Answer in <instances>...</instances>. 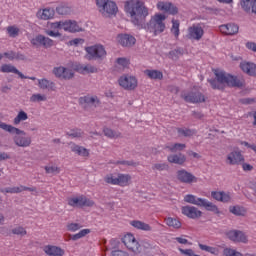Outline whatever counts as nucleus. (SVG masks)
<instances>
[{"label":"nucleus","mask_w":256,"mask_h":256,"mask_svg":"<svg viewBox=\"0 0 256 256\" xmlns=\"http://www.w3.org/2000/svg\"><path fill=\"white\" fill-rule=\"evenodd\" d=\"M68 205L74 208L93 207L95 201L87 198L85 195L73 196L68 198Z\"/></svg>","instance_id":"obj_8"},{"label":"nucleus","mask_w":256,"mask_h":256,"mask_svg":"<svg viewBox=\"0 0 256 256\" xmlns=\"http://www.w3.org/2000/svg\"><path fill=\"white\" fill-rule=\"evenodd\" d=\"M23 189L20 187H8V188H3L1 189V193H22Z\"/></svg>","instance_id":"obj_54"},{"label":"nucleus","mask_w":256,"mask_h":256,"mask_svg":"<svg viewBox=\"0 0 256 256\" xmlns=\"http://www.w3.org/2000/svg\"><path fill=\"white\" fill-rule=\"evenodd\" d=\"M103 131H104V135L106 137H109L110 139H117V137H121V133L115 132L112 129L105 128Z\"/></svg>","instance_id":"obj_51"},{"label":"nucleus","mask_w":256,"mask_h":256,"mask_svg":"<svg viewBox=\"0 0 256 256\" xmlns=\"http://www.w3.org/2000/svg\"><path fill=\"white\" fill-rule=\"evenodd\" d=\"M120 87L126 91H135L137 89L138 81L134 76L124 75L121 76L118 80Z\"/></svg>","instance_id":"obj_9"},{"label":"nucleus","mask_w":256,"mask_h":256,"mask_svg":"<svg viewBox=\"0 0 256 256\" xmlns=\"http://www.w3.org/2000/svg\"><path fill=\"white\" fill-rule=\"evenodd\" d=\"M27 119H29L27 112L21 110L18 112L17 116L14 118L13 123L14 125H19L21 121H27Z\"/></svg>","instance_id":"obj_45"},{"label":"nucleus","mask_w":256,"mask_h":256,"mask_svg":"<svg viewBox=\"0 0 256 256\" xmlns=\"http://www.w3.org/2000/svg\"><path fill=\"white\" fill-rule=\"evenodd\" d=\"M132 177L129 174L110 173L104 177L105 183L108 185H118V187H129Z\"/></svg>","instance_id":"obj_3"},{"label":"nucleus","mask_w":256,"mask_h":256,"mask_svg":"<svg viewBox=\"0 0 256 256\" xmlns=\"http://www.w3.org/2000/svg\"><path fill=\"white\" fill-rule=\"evenodd\" d=\"M242 169L243 171H253V166L248 163H243L242 164Z\"/></svg>","instance_id":"obj_64"},{"label":"nucleus","mask_w":256,"mask_h":256,"mask_svg":"<svg viewBox=\"0 0 256 256\" xmlns=\"http://www.w3.org/2000/svg\"><path fill=\"white\" fill-rule=\"evenodd\" d=\"M169 163H174L175 165H183L187 161V157L184 154H172L167 157Z\"/></svg>","instance_id":"obj_30"},{"label":"nucleus","mask_w":256,"mask_h":256,"mask_svg":"<svg viewBox=\"0 0 256 256\" xmlns=\"http://www.w3.org/2000/svg\"><path fill=\"white\" fill-rule=\"evenodd\" d=\"M96 5L100 13L107 15V17H115L119 11L117 3L111 0H96Z\"/></svg>","instance_id":"obj_4"},{"label":"nucleus","mask_w":256,"mask_h":256,"mask_svg":"<svg viewBox=\"0 0 256 256\" xmlns=\"http://www.w3.org/2000/svg\"><path fill=\"white\" fill-rule=\"evenodd\" d=\"M31 45H33L34 47H44L45 49H49L51 47H53V45H55V41H53V39L49 38V37H45L41 34L35 36L34 38H32L30 40Z\"/></svg>","instance_id":"obj_10"},{"label":"nucleus","mask_w":256,"mask_h":256,"mask_svg":"<svg viewBox=\"0 0 256 256\" xmlns=\"http://www.w3.org/2000/svg\"><path fill=\"white\" fill-rule=\"evenodd\" d=\"M69 43L70 45L77 47V45H83L85 43V40L82 38H75L71 40Z\"/></svg>","instance_id":"obj_62"},{"label":"nucleus","mask_w":256,"mask_h":256,"mask_svg":"<svg viewBox=\"0 0 256 256\" xmlns=\"http://www.w3.org/2000/svg\"><path fill=\"white\" fill-rule=\"evenodd\" d=\"M86 57L89 61L92 59H105L107 57V51L105 47L101 44H96L93 46H88L85 48Z\"/></svg>","instance_id":"obj_7"},{"label":"nucleus","mask_w":256,"mask_h":256,"mask_svg":"<svg viewBox=\"0 0 256 256\" xmlns=\"http://www.w3.org/2000/svg\"><path fill=\"white\" fill-rule=\"evenodd\" d=\"M13 235H19L20 237H25L27 235V230L22 226H17L12 229Z\"/></svg>","instance_id":"obj_53"},{"label":"nucleus","mask_w":256,"mask_h":256,"mask_svg":"<svg viewBox=\"0 0 256 256\" xmlns=\"http://www.w3.org/2000/svg\"><path fill=\"white\" fill-rule=\"evenodd\" d=\"M179 55H183V49H175L169 52L170 59H179Z\"/></svg>","instance_id":"obj_58"},{"label":"nucleus","mask_w":256,"mask_h":256,"mask_svg":"<svg viewBox=\"0 0 256 256\" xmlns=\"http://www.w3.org/2000/svg\"><path fill=\"white\" fill-rule=\"evenodd\" d=\"M43 251L47 256H64L65 250L56 245H46L43 247Z\"/></svg>","instance_id":"obj_21"},{"label":"nucleus","mask_w":256,"mask_h":256,"mask_svg":"<svg viewBox=\"0 0 256 256\" xmlns=\"http://www.w3.org/2000/svg\"><path fill=\"white\" fill-rule=\"evenodd\" d=\"M243 161H245V158L239 151H233L227 156V163L229 165H239Z\"/></svg>","instance_id":"obj_23"},{"label":"nucleus","mask_w":256,"mask_h":256,"mask_svg":"<svg viewBox=\"0 0 256 256\" xmlns=\"http://www.w3.org/2000/svg\"><path fill=\"white\" fill-rule=\"evenodd\" d=\"M179 137H193L197 133L196 130L189 128H176Z\"/></svg>","instance_id":"obj_36"},{"label":"nucleus","mask_w":256,"mask_h":256,"mask_svg":"<svg viewBox=\"0 0 256 256\" xmlns=\"http://www.w3.org/2000/svg\"><path fill=\"white\" fill-rule=\"evenodd\" d=\"M6 31L9 37H12L13 39H15V37H19V33L21 30L19 29V27L13 25V26H8L6 28Z\"/></svg>","instance_id":"obj_47"},{"label":"nucleus","mask_w":256,"mask_h":256,"mask_svg":"<svg viewBox=\"0 0 256 256\" xmlns=\"http://www.w3.org/2000/svg\"><path fill=\"white\" fill-rule=\"evenodd\" d=\"M70 11H71V8L67 6V4H60L56 8V13H58V15H67Z\"/></svg>","instance_id":"obj_50"},{"label":"nucleus","mask_w":256,"mask_h":256,"mask_svg":"<svg viewBox=\"0 0 256 256\" xmlns=\"http://www.w3.org/2000/svg\"><path fill=\"white\" fill-rule=\"evenodd\" d=\"M68 137L79 138L83 137V131L81 129H73L67 132Z\"/></svg>","instance_id":"obj_55"},{"label":"nucleus","mask_w":256,"mask_h":256,"mask_svg":"<svg viewBox=\"0 0 256 256\" xmlns=\"http://www.w3.org/2000/svg\"><path fill=\"white\" fill-rule=\"evenodd\" d=\"M246 47L250 51H253L254 53H256V43H254V42H247L246 43Z\"/></svg>","instance_id":"obj_63"},{"label":"nucleus","mask_w":256,"mask_h":256,"mask_svg":"<svg viewBox=\"0 0 256 256\" xmlns=\"http://www.w3.org/2000/svg\"><path fill=\"white\" fill-rule=\"evenodd\" d=\"M222 35L233 36L239 33V26L235 23H227L219 26Z\"/></svg>","instance_id":"obj_16"},{"label":"nucleus","mask_w":256,"mask_h":256,"mask_svg":"<svg viewBox=\"0 0 256 256\" xmlns=\"http://www.w3.org/2000/svg\"><path fill=\"white\" fill-rule=\"evenodd\" d=\"M124 11L131 19V23L139 29H145L148 33H153L154 36L159 35L165 31V14H154L148 23H145V19L149 17V8L145 6L143 0H131L126 1L124 4Z\"/></svg>","instance_id":"obj_1"},{"label":"nucleus","mask_w":256,"mask_h":256,"mask_svg":"<svg viewBox=\"0 0 256 256\" xmlns=\"http://www.w3.org/2000/svg\"><path fill=\"white\" fill-rule=\"evenodd\" d=\"M240 69H242L243 73L246 75H250V77H256V64L251 62H241Z\"/></svg>","instance_id":"obj_26"},{"label":"nucleus","mask_w":256,"mask_h":256,"mask_svg":"<svg viewBox=\"0 0 256 256\" xmlns=\"http://www.w3.org/2000/svg\"><path fill=\"white\" fill-rule=\"evenodd\" d=\"M50 28L52 30H46L45 31L46 35H49V37H61V34L59 33V30L63 29V21L51 23Z\"/></svg>","instance_id":"obj_25"},{"label":"nucleus","mask_w":256,"mask_h":256,"mask_svg":"<svg viewBox=\"0 0 256 256\" xmlns=\"http://www.w3.org/2000/svg\"><path fill=\"white\" fill-rule=\"evenodd\" d=\"M144 73L149 77V79H163V72L159 70H145Z\"/></svg>","instance_id":"obj_39"},{"label":"nucleus","mask_w":256,"mask_h":256,"mask_svg":"<svg viewBox=\"0 0 256 256\" xmlns=\"http://www.w3.org/2000/svg\"><path fill=\"white\" fill-rule=\"evenodd\" d=\"M110 256H131V255H129V252L124 250H113Z\"/></svg>","instance_id":"obj_60"},{"label":"nucleus","mask_w":256,"mask_h":256,"mask_svg":"<svg viewBox=\"0 0 256 256\" xmlns=\"http://www.w3.org/2000/svg\"><path fill=\"white\" fill-rule=\"evenodd\" d=\"M215 79H210L212 89H218L222 91L225 87H243V80L233 76L223 70L216 69L214 70Z\"/></svg>","instance_id":"obj_2"},{"label":"nucleus","mask_w":256,"mask_h":256,"mask_svg":"<svg viewBox=\"0 0 256 256\" xmlns=\"http://www.w3.org/2000/svg\"><path fill=\"white\" fill-rule=\"evenodd\" d=\"M185 203H190L191 205H197L198 207H201L203 204V198H198L197 196L193 194H187L184 196Z\"/></svg>","instance_id":"obj_33"},{"label":"nucleus","mask_w":256,"mask_h":256,"mask_svg":"<svg viewBox=\"0 0 256 256\" xmlns=\"http://www.w3.org/2000/svg\"><path fill=\"white\" fill-rule=\"evenodd\" d=\"M45 171L48 174H59L61 173V168H59L58 166H45Z\"/></svg>","instance_id":"obj_57"},{"label":"nucleus","mask_w":256,"mask_h":256,"mask_svg":"<svg viewBox=\"0 0 256 256\" xmlns=\"http://www.w3.org/2000/svg\"><path fill=\"white\" fill-rule=\"evenodd\" d=\"M82 228H83V225H81L80 223H75V222H69L66 225L67 231H70L71 233H75V232L79 231Z\"/></svg>","instance_id":"obj_48"},{"label":"nucleus","mask_w":256,"mask_h":256,"mask_svg":"<svg viewBox=\"0 0 256 256\" xmlns=\"http://www.w3.org/2000/svg\"><path fill=\"white\" fill-rule=\"evenodd\" d=\"M30 101L32 103H41V101H47V96H45L44 94H33L30 97Z\"/></svg>","instance_id":"obj_52"},{"label":"nucleus","mask_w":256,"mask_h":256,"mask_svg":"<svg viewBox=\"0 0 256 256\" xmlns=\"http://www.w3.org/2000/svg\"><path fill=\"white\" fill-rule=\"evenodd\" d=\"M2 55L3 57H6V59H9V61H14V59L17 61H24L25 59V55L16 53L14 51L5 52Z\"/></svg>","instance_id":"obj_35"},{"label":"nucleus","mask_w":256,"mask_h":256,"mask_svg":"<svg viewBox=\"0 0 256 256\" xmlns=\"http://www.w3.org/2000/svg\"><path fill=\"white\" fill-rule=\"evenodd\" d=\"M38 86L43 90L47 89L48 91H55V83L45 78L38 80Z\"/></svg>","instance_id":"obj_34"},{"label":"nucleus","mask_w":256,"mask_h":256,"mask_svg":"<svg viewBox=\"0 0 256 256\" xmlns=\"http://www.w3.org/2000/svg\"><path fill=\"white\" fill-rule=\"evenodd\" d=\"M213 199L220 201L221 203H229L231 201V194L229 192L223 191H213L211 192Z\"/></svg>","instance_id":"obj_27"},{"label":"nucleus","mask_w":256,"mask_h":256,"mask_svg":"<svg viewBox=\"0 0 256 256\" xmlns=\"http://www.w3.org/2000/svg\"><path fill=\"white\" fill-rule=\"evenodd\" d=\"M79 103L84 107V109H87L88 107H96V105H99V98L97 96H83L79 98Z\"/></svg>","instance_id":"obj_20"},{"label":"nucleus","mask_w":256,"mask_h":256,"mask_svg":"<svg viewBox=\"0 0 256 256\" xmlns=\"http://www.w3.org/2000/svg\"><path fill=\"white\" fill-rule=\"evenodd\" d=\"M224 255L225 256H243V254H241V252H237L236 250L231 249V248L224 249Z\"/></svg>","instance_id":"obj_59"},{"label":"nucleus","mask_w":256,"mask_h":256,"mask_svg":"<svg viewBox=\"0 0 256 256\" xmlns=\"http://www.w3.org/2000/svg\"><path fill=\"white\" fill-rule=\"evenodd\" d=\"M186 145L181 143H175L171 146H166V149H169L171 153H177V151H183L185 149Z\"/></svg>","instance_id":"obj_49"},{"label":"nucleus","mask_w":256,"mask_h":256,"mask_svg":"<svg viewBox=\"0 0 256 256\" xmlns=\"http://www.w3.org/2000/svg\"><path fill=\"white\" fill-rule=\"evenodd\" d=\"M205 35V24L194 23L187 29V39L190 41H201Z\"/></svg>","instance_id":"obj_5"},{"label":"nucleus","mask_w":256,"mask_h":256,"mask_svg":"<svg viewBox=\"0 0 256 256\" xmlns=\"http://www.w3.org/2000/svg\"><path fill=\"white\" fill-rule=\"evenodd\" d=\"M75 71L81 73V75H87L89 73H97V68L91 64H78L75 66Z\"/></svg>","instance_id":"obj_28"},{"label":"nucleus","mask_w":256,"mask_h":256,"mask_svg":"<svg viewBox=\"0 0 256 256\" xmlns=\"http://www.w3.org/2000/svg\"><path fill=\"white\" fill-rule=\"evenodd\" d=\"M122 243L125 245L128 251H131L132 253H134V255H139L143 252V247L141 246V244H139V241H137L135 236L131 233L124 235V237L122 238Z\"/></svg>","instance_id":"obj_6"},{"label":"nucleus","mask_w":256,"mask_h":256,"mask_svg":"<svg viewBox=\"0 0 256 256\" xmlns=\"http://www.w3.org/2000/svg\"><path fill=\"white\" fill-rule=\"evenodd\" d=\"M200 207H205L207 211H213V213H219V208H217V205L207 201V199H202V204H200Z\"/></svg>","instance_id":"obj_38"},{"label":"nucleus","mask_w":256,"mask_h":256,"mask_svg":"<svg viewBox=\"0 0 256 256\" xmlns=\"http://www.w3.org/2000/svg\"><path fill=\"white\" fill-rule=\"evenodd\" d=\"M130 225L134 227V229H138L139 231H151L153 229L151 225L140 220H132L130 222Z\"/></svg>","instance_id":"obj_31"},{"label":"nucleus","mask_w":256,"mask_h":256,"mask_svg":"<svg viewBox=\"0 0 256 256\" xmlns=\"http://www.w3.org/2000/svg\"><path fill=\"white\" fill-rule=\"evenodd\" d=\"M229 211L232 215H236L237 217H245V215H247V208L239 205L230 206Z\"/></svg>","instance_id":"obj_32"},{"label":"nucleus","mask_w":256,"mask_h":256,"mask_svg":"<svg viewBox=\"0 0 256 256\" xmlns=\"http://www.w3.org/2000/svg\"><path fill=\"white\" fill-rule=\"evenodd\" d=\"M36 17L38 19H42L43 21H49V19H53L55 17V9L53 8H44L38 10Z\"/></svg>","instance_id":"obj_24"},{"label":"nucleus","mask_w":256,"mask_h":256,"mask_svg":"<svg viewBox=\"0 0 256 256\" xmlns=\"http://www.w3.org/2000/svg\"><path fill=\"white\" fill-rule=\"evenodd\" d=\"M180 25L179 20L172 19L171 33L174 34L175 39H179V35L181 34L179 30Z\"/></svg>","instance_id":"obj_46"},{"label":"nucleus","mask_w":256,"mask_h":256,"mask_svg":"<svg viewBox=\"0 0 256 256\" xmlns=\"http://www.w3.org/2000/svg\"><path fill=\"white\" fill-rule=\"evenodd\" d=\"M181 211L182 215H185L188 219H199L203 215V212L195 206H183Z\"/></svg>","instance_id":"obj_14"},{"label":"nucleus","mask_w":256,"mask_h":256,"mask_svg":"<svg viewBox=\"0 0 256 256\" xmlns=\"http://www.w3.org/2000/svg\"><path fill=\"white\" fill-rule=\"evenodd\" d=\"M117 63L121 67H129V59L127 58H118Z\"/></svg>","instance_id":"obj_61"},{"label":"nucleus","mask_w":256,"mask_h":256,"mask_svg":"<svg viewBox=\"0 0 256 256\" xmlns=\"http://www.w3.org/2000/svg\"><path fill=\"white\" fill-rule=\"evenodd\" d=\"M24 133H12V135H16L14 136V143L15 145H17V147H30L31 145V137H25V131L20 130Z\"/></svg>","instance_id":"obj_17"},{"label":"nucleus","mask_w":256,"mask_h":256,"mask_svg":"<svg viewBox=\"0 0 256 256\" xmlns=\"http://www.w3.org/2000/svg\"><path fill=\"white\" fill-rule=\"evenodd\" d=\"M89 233H91V229H89V228L82 229L78 233L70 236V239L72 241H79V239H83V237H87V235H89Z\"/></svg>","instance_id":"obj_41"},{"label":"nucleus","mask_w":256,"mask_h":256,"mask_svg":"<svg viewBox=\"0 0 256 256\" xmlns=\"http://www.w3.org/2000/svg\"><path fill=\"white\" fill-rule=\"evenodd\" d=\"M158 11H163L164 13H169V15H177L179 13V8L173 5L171 2L159 1L156 4Z\"/></svg>","instance_id":"obj_13"},{"label":"nucleus","mask_w":256,"mask_h":256,"mask_svg":"<svg viewBox=\"0 0 256 256\" xmlns=\"http://www.w3.org/2000/svg\"><path fill=\"white\" fill-rule=\"evenodd\" d=\"M0 71L2 73H14L15 75H18L20 79H27V76L23 75L20 71H18L15 66L11 64H3L0 68Z\"/></svg>","instance_id":"obj_29"},{"label":"nucleus","mask_w":256,"mask_h":256,"mask_svg":"<svg viewBox=\"0 0 256 256\" xmlns=\"http://www.w3.org/2000/svg\"><path fill=\"white\" fill-rule=\"evenodd\" d=\"M255 4V0H241L240 5L246 13H249V11L253 12V5Z\"/></svg>","instance_id":"obj_43"},{"label":"nucleus","mask_w":256,"mask_h":256,"mask_svg":"<svg viewBox=\"0 0 256 256\" xmlns=\"http://www.w3.org/2000/svg\"><path fill=\"white\" fill-rule=\"evenodd\" d=\"M0 129H3V131H7L8 133H16L17 135H19V133H24L19 128H16L9 124H5L4 122H1V121H0Z\"/></svg>","instance_id":"obj_37"},{"label":"nucleus","mask_w":256,"mask_h":256,"mask_svg":"<svg viewBox=\"0 0 256 256\" xmlns=\"http://www.w3.org/2000/svg\"><path fill=\"white\" fill-rule=\"evenodd\" d=\"M176 177L180 183H186L191 185V183H197V177H195L191 172H187L185 169L178 170Z\"/></svg>","instance_id":"obj_12"},{"label":"nucleus","mask_w":256,"mask_h":256,"mask_svg":"<svg viewBox=\"0 0 256 256\" xmlns=\"http://www.w3.org/2000/svg\"><path fill=\"white\" fill-rule=\"evenodd\" d=\"M117 41L122 47H132L137 40L129 34H118Z\"/></svg>","instance_id":"obj_22"},{"label":"nucleus","mask_w":256,"mask_h":256,"mask_svg":"<svg viewBox=\"0 0 256 256\" xmlns=\"http://www.w3.org/2000/svg\"><path fill=\"white\" fill-rule=\"evenodd\" d=\"M72 151L73 153H76L81 157H89V150H87V148H84L83 146L74 145L72 146Z\"/></svg>","instance_id":"obj_40"},{"label":"nucleus","mask_w":256,"mask_h":256,"mask_svg":"<svg viewBox=\"0 0 256 256\" xmlns=\"http://www.w3.org/2000/svg\"><path fill=\"white\" fill-rule=\"evenodd\" d=\"M199 249L201 251H206L207 253H211V255H219V248L211 247L204 244H198Z\"/></svg>","instance_id":"obj_44"},{"label":"nucleus","mask_w":256,"mask_h":256,"mask_svg":"<svg viewBox=\"0 0 256 256\" xmlns=\"http://www.w3.org/2000/svg\"><path fill=\"white\" fill-rule=\"evenodd\" d=\"M182 99L186 101V103H205L206 97L201 92H183Z\"/></svg>","instance_id":"obj_11"},{"label":"nucleus","mask_w":256,"mask_h":256,"mask_svg":"<svg viewBox=\"0 0 256 256\" xmlns=\"http://www.w3.org/2000/svg\"><path fill=\"white\" fill-rule=\"evenodd\" d=\"M153 171H167L169 165L166 163H157L152 166Z\"/></svg>","instance_id":"obj_56"},{"label":"nucleus","mask_w":256,"mask_h":256,"mask_svg":"<svg viewBox=\"0 0 256 256\" xmlns=\"http://www.w3.org/2000/svg\"><path fill=\"white\" fill-rule=\"evenodd\" d=\"M53 73L55 77H57L58 79H65V80L73 79V76L75 75L73 73V70L67 69L63 66L55 67L53 69Z\"/></svg>","instance_id":"obj_15"},{"label":"nucleus","mask_w":256,"mask_h":256,"mask_svg":"<svg viewBox=\"0 0 256 256\" xmlns=\"http://www.w3.org/2000/svg\"><path fill=\"white\" fill-rule=\"evenodd\" d=\"M165 223L168 227H173V229H181V221L177 218L168 217L165 219Z\"/></svg>","instance_id":"obj_42"},{"label":"nucleus","mask_w":256,"mask_h":256,"mask_svg":"<svg viewBox=\"0 0 256 256\" xmlns=\"http://www.w3.org/2000/svg\"><path fill=\"white\" fill-rule=\"evenodd\" d=\"M227 237L234 243H247V235L239 230H231L227 232Z\"/></svg>","instance_id":"obj_18"},{"label":"nucleus","mask_w":256,"mask_h":256,"mask_svg":"<svg viewBox=\"0 0 256 256\" xmlns=\"http://www.w3.org/2000/svg\"><path fill=\"white\" fill-rule=\"evenodd\" d=\"M62 29L63 31H67L68 33H79L83 31L77 21L75 20H66L62 21Z\"/></svg>","instance_id":"obj_19"}]
</instances>
